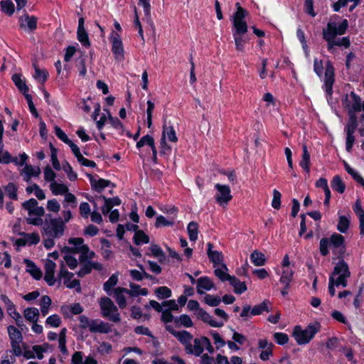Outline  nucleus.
I'll list each match as a JSON object with an SVG mask.
<instances>
[{
	"mask_svg": "<svg viewBox=\"0 0 364 364\" xmlns=\"http://www.w3.org/2000/svg\"><path fill=\"white\" fill-rule=\"evenodd\" d=\"M237 11L232 16V23L234 29L232 36L235 41V48L239 52L245 50V44L247 43V38L244 36L247 31V25L245 21L246 11L243 9L239 3L236 4Z\"/></svg>",
	"mask_w": 364,
	"mask_h": 364,
	"instance_id": "f257e3e1",
	"label": "nucleus"
},
{
	"mask_svg": "<svg viewBox=\"0 0 364 364\" xmlns=\"http://www.w3.org/2000/svg\"><path fill=\"white\" fill-rule=\"evenodd\" d=\"M350 275L348 264L344 260H339L329 277L328 291L331 296H333L336 294L335 287H346L347 286V279Z\"/></svg>",
	"mask_w": 364,
	"mask_h": 364,
	"instance_id": "f03ea898",
	"label": "nucleus"
},
{
	"mask_svg": "<svg viewBox=\"0 0 364 364\" xmlns=\"http://www.w3.org/2000/svg\"><path fill=\"white\" fill-rule=\"evenodd\" d=\"M348 27V22L346 19L334 15L328 22L326 28L323 30V38L326 41H331L337 36L344 34Z\"/></svg>",
	"mask_w": 364,
	"mask_h": 364,
	"instance_id": "7ed1b4c3",
	"label": "nucleus"
},
{
	"mask_svg": "<svg viewBox=\"0 0 364 364\" xmlns=\"http://www.w3.org/2000/svg\"><path fill=\"white\" fill-rule=\"evenodd\" d=\"M22 206L28 212V217L26 218V222L28 224L40 226L43 223L42 217L45 213L43 207L38 206V201L31 198L25 201Z\"/></svg>",
	"mask_w": 364,
	"mask_h": 364,
	"instance_id": "20e7f679",
	"label": "nucleus"
},
{
	"mask_svg": "<svg viewBox=\"0 0 364 364\" xmlns=\"http://www.w3.org/2000/svg\"><path fill=\"white\" fill-rule=\"evenodd\" d=\"M321 325L318 323L309 324L305 328L300 326L294 328L292 336L298 345L309 343L320 331Z\"/></svg>",
	"mask_w": 364,
	"mask_h": 364,
	"instance_id": "39448f33",
	"label": "nucleus"
},
{
	"mask_svg": "<svg viewBox=\"0 0 364 364\" xmlns=\"http://www.w3.org/2000/svg\"><path fill=\"white\" fill-rule=\"evenodd\" d=\"M43 224V232L48 237H60L64 233V223L60 217L53 218L50 215H47Z\"/></svg>",
	"mask_w": 364,
	"mask_h": 364,
	"instance_id": "423d86ee",
	"label": "nucleus"
},
{
	"mask_svg": "<svg viewBox=\"0 0 364 364\" xmlns=\"http://www.w3.org/2000/svg\"><path fill=\"white\" fill-rule=\"evenodd\" d=\"M100 306L103 317L107 318L113 322H119L120 321V314L118 312V309L109 298H102L100 301Z\"/></svg>",
	"mask_w": 364,
	"mask_h": 364,
	"instance_id": "0eeeda50",
	"label": "nucleus"
},
{
	"mask_svg": "<svg viewBox=\"0 0 364 364\" xmlns=\"http://www.w3.org/2000/svg\"><path fill=\"white\" fill-rule=\"evenodd\" d=\"M109 38L112 45V52L114 58L118 61L124 60V48L121 36H119L118 33L112 31Z\"/></svg>",
	"mask_w": 364,
	"mask_h": 364,
	"instance_id": "6e6552de",
	"label": "nucleus"
},
{
	"mask_svg": "<svg viewBox=\"0 0 364 364\" xmlns=\"http://www.w3.org/2000/svg\"><path fill=\"white\" fill-rule=\"evenodd\" d=\"M58 277L63 280L65 286L69 289L77 288V290L80 289V282L74 279V274L67 270L65 264H60Z\"/></svg>",
	"mask_w": 364,
	"mask_h": 364,
	"instance_id": "1a4fd4ad",
	"label": "nucleus"
},
{
	"mask_svg": "<svg viewBox=\"0 0 364 364\" xmlns=\"http://www.w3.org/2000/svg\"><path fill=\"white\" fill-rule=\"evenodd\" d=\"M216 202L220 205H226L232 199L231 191L228 186L216 183L215 185Z\"/></svg>",
	"mask_w": 364,
	"mask_h": 364,
	"instance_id": "9d476101",
	"label": "nucleus"
},
{
	"mask_svg": "<svg viewBox=\"0 0 364 364\" xmlns=\"http://www.w3.org/2000/svg\"><path fill=\"white\" fill-rule=\"evenodd\" d=\"M19 237L16 239L14 245L18 247H22L26 245H37L40 242V235L38 232H20L18 234Z\"/></svg>",
	"mask_w": 364,
	"mask_h": 364,
	"instance_id": "9b49d317",
	"label": "nucleus"
},
{
	"mask_svg": "<svg viewBox=\"0 0 364 364\" xmlns=\"http://www.w3.org/2000/svg\"><path fill=\"white\" fill-rule=\"evenodd\" d=\"M56 269V264L55 262L49 258H47L44 264L45 276L44 280L48 286H53L56 282L55 277V272Z\"/></svg>",
	"mask_w": 364,
	"mask_h": 364,
	"instance_id": "f8f14e48",
	"label": "nucleus"
},
{
	"mask_svg": "<svg viewBox=\"0 0 364 364\" xmlns=\"http://www.w3.org/2000/svg\"><path fill=\"white\" fill-rule=\"evenodd\" d=\"M334 83V68L333 65L328 62L326 65L324 75V89L328 96H331L333 93V85Z\"/></svg>",
	"mask_w": 364,
	"mask_h": 364,
	"instance_id": "ddd939ff",
	"label": "nucleus"
},
{
	"mask_svg": "<svg viewBox=\"0 0 364 364\" xmlns=\"http://www.w3.org/2000/svg\"><path fill=\"white\" fill-rule=\"evenodd\" d=\"M19 26L24 31L31 33L37 28L38 18L34 16L24 14L19 18Z\"/></svg>",
	"mask_w": 364,
	"mask_h": 364,
	"instance_id": "4468645a",
	"label": "nucleus"
},
{
	"mask_svg": "<svg viewBox=\"0 0 364 364\" xmlns=\"http://www.w3.org/2000/svg\"><path fill=\"white\" fill-rule=\"evenodd\" d=\"M206 337L196 338L193 340V345L191 343L186 348V353L193 355L195 356H200L204 350V345Z\"/></svg>",
	"mask_w": 364,
	"mask_h": 364,
	"instance_id": "2eb2a0df",
	"label": "nucleus"
},
{
	"mask_svg": "<svg viewBox=\"0 0 364 364\" xmlns=\"http://www.w3.org/2000/svg\"><path fill=\"white\" fill-rule=\"evenodd\" d=\"M63 256V264L67 265L70 269H75L78 265V260L75 257V253H73V249L70 247H64L62 250Z\"/></svg>",
	"mask_w": 364,
	"mask_h": 364,
	"instance_id": "dca6fc26",
	"label": "nucleus"
},
{
	"mask_svg": "<svg viewBox=\"0 0 364 364\" xmlns=\"http://www.w3.org/2000/svg\"><path fill=\"white\" fill-rule=\"evenodd\" d=\"M41 171L39 166L25 164L20 173L23 180L26 182H28L32 178L38 177L41 174Z\"/></svg>",
	"mask_w": 364,
	"mask_h": 364,
	"instance_id": "f3484780",
	"label": "nucleus"
},
{
	"mask_svg": "<svg viewBox=\"0 0 364 364\" xmlns=\"http://www.w3.org/2000/svg\"><path fill=\"white\" fill-rule=\"evenodd\" d=\"M347 100L346 107L350 115L361 110V99L355 92H351Z\"/></svg>",
	"mask_w": 364,
	"mask_h": 364,
	"instance_id": "a211bd4d",
	"label": "nucleus"
},
{
	"mask_svg": "<svg viewBox=\"0 0 364 364\" xmlns=\"http://www.w3.org/2000/svg\"><path fill=\"white\" fill-rule=\"evenodd\" d=\"M207 246V255L210 261L213 263V267H217L218 266L224 264V257L222 252L213 250V245L211 243H208Z\"/></svg>",
	"mask_w": 364,
	"mask_h": 364,
	"instance_id": "6ab92c4d",
	"label": "nucleus"
},
{
	"mask_svg": "<svg viewBox=\"0 0 364 364\" xmlns=\"http://www.w3.org/2000/svg\"><path fill=\"white\" fill-rule=\"evenodd\" d=\"M89 331L91 333H107L111 331V326L99 319H92Z\"/></svg>",
	"mask_w": 364,
	"mask_h": 364,
	"instance_id": "aec40b11",
	"label": "nucleus"
},
{
	"mask_svg": "<svg viewBox=\"0 0 364 364\" xmlns=\"http://www.w3.org/2000/svg\"><path fill=\"white\" fill-rule=\"evenodd\" d=\"M275 271L278 275H280V283L285 285L287 288H289L294 275V270L292 268L282 267L281 271L279 269H276Z\"/></svg>",
	"mask_w": 364,
	"mask_h": 364,
	"instance_id": "412c9836",
	"label": "nucleus"
},
{
	"mask_svg": "<svg viewBox=\"0 0 364 364\" xmlns=\"http://www.w3.org/2000/svg\"><path fill=\"white\" fill-rule=\"evenodd\" d=\"M70 364H97V362L92 356L85 357L82 352L75 351L72 355Z\"/></svg>",
	"mask_w": 364,
	"mask_h": 364,
	"instance_id": "4be33fe9",
	"label": "nucleus"
},
{
	"mask_svg": "<svg viewBox=\"0 0 364 364\" xmlns=\"http://www.w3.org/2000/svg\"><path fill=\"white\" fill-rule=\"evenodd\" d=\"M87 178L90 180L92 188L97 192H101L104 188L110 185V181L103 178L94 177L92 174L87 173Z\"/></svg>",
	"mask_w": 364,
	"mask_h": 364,
	"instance_id": "5701e85b",
	"label": "nucleus"
},
{
	"mask_svg": "<svg viewBox=\"0 0 364 364\" xmlns=\"http://www.w3.org/2000/svg\"><path fill=\"white\" fill-rule=\"evenodd\" d=\"M197 292L203 294L214 288V284L208 277H201L197 280Z\"/></svg>",
	"mask_w": 364,
	"mask_h": 364,
	"instance_id": "b1692460",
	"label": "nucleus"
},
{
	"mask_svg": "<svg viewBox=\"0 0 364 364\" xmlns=\"http://www.w3.org/2000/svg\"><path fill=\"white\" fill-rule=\"evenodd\" d=\"M197 316L203 322L208 323L212 327L220 328L223 326V321L215 320L212 316H210L203 309L198 310Z\"/></svg>",
	"mask_w": 364,
	"mask_h": 364,
	"instance_id": "393cba45",
	"label": "nucleus"
},
{
	"mask_svg": "<svg viewBox=\"0 0 364 364\" xmlns=\"http://www.w3.org/2000/svg\"><path fill=\"white\" fill-rule=\"evenodd\" d=\"M23 262L26 264V270L31 276L36 279L40 280L42 278L43 274L39 267L36 264L28 259H24Z\"/></svg>",
	"mask_w": 364,
	"mask_h": 364,
	"instance_id": "a878e982",
	"label": "nucleus"
},
{
	"mask_svg": "<svg viewBox=\"0 0 364 364\" xmlns=\"http://www.w3.org/2000/svg\"><path fill=\"white\" fill-rule=\"evenodd\" d=\"M145 145L151 147L153 159L155 161L156 159L157 151L154 144V139L149 134L145 135L136 143V147L138 149H141Z\"/></svg>",
	"mask_w": 364,
	"mask_h": 364,
	"instance_id": "bb28decb",
	"label": "nucleus"
},
{
	"mask_svg": "<svg viewBox=\"0 0 364 364\" xmlns=\"http://www.w3.org/2000/svg\"><path fill=\"white\" fill-rule=\"evenodd\" d=\"M82 267H80V270L77 272V274L79 277H83L92 271V269L100 270L102 268V266L101 264L95 262H81Z\"/></svg>",
	"mask_w": 364,
	"mask_h": 364,
	"instance_id": "cd10ccee",
	"label": "nucleus"
},
{
	"mask_svg": "<svg viewBox=\"0 0 364 364\" xmlns=\"http://www.w3.org/2000/svg\"><path fill=\"white\" fill-rule=\"evenodd\" d=\"M114 297L120 309H124L127 306V299L125 294H127V289L117 287L113 290Z\"/></svg>",
	"mask_w": 364,
	"mask_h": 364,
	"instance_id": "c85d7f7f",
	"label": "nucleus"
},
{
	"mask_svg": "<svg viewBox=\"0 0 364 364\" xmlns=\"http://www.w3.org/2000/svg\"><path fill=\"white\" fill-rule=\"evenodd\" d=\"M328 50L333 52L335 46H343L348 48L350 45V40L348 37H343L341 38H332L331 41H326Z\"/></svg>",
	"mask_w": 364,
	"mask_h": 364,
	"instance_id": "c756f323",
	"label": "nucleus"
},
{
	"mask_svg": "<svg viewBox=\"0 0 364 364\" xmlns=\"http://www.w3.org/2000/svg\"><path fill=\"white\" fill-rule=\"evenodd\" d=\"M360 0H338L333 4L334 11H339L343 7L349 6V11H352L358 4Z\"/></svg>",
	"mask_w": 364,
	"mask_h": 364,
	"instance_id": "7c9ffc66",
	"label": "nucleus"
},
{
	"mask_svg": "<svg viewBox=\"0 0 364 364\" xmlns=\"http://www.w3.org/2000/svg\"><path fill=\"white\" fill-rule=\"evenodd\" d=\"M353 210L359 219L360 234L362 236H364V210L361 206V203L360 200H356L353 206Z\"/></svg>",
	"mask_w": 364,
	"mask_h": 364,
	"instance_id": "2f4dec72",
	"label": "nucleus"
},
{
	"mask_svg": "<svg viewBox=\"0 0 364 364\" xmlns=\"http://www.w3.org/2000/svg\"><path fill=\"white\" fill-rule=\"evenodd\" d=\"M172 333L185 346V350H186L187 346L191 344L193 340L192 335L186 331H172Z\"/></svg>",
	"mask_w": 364,
	"mask_h": 364,
	"instance_id": "473e14b6",
	"label": "nucleus"
},
{
	"mask_svg": "<svg viewBox=\"0 0 364 364\" xmlns=\"http://www.w3.org/2000/svg\"><path fill=\"white\" fill-rule=\"evenodd\" d=\"M167 139L171 142H176L178 138L176 132L172 126L164 125L161 137V143L164 144L165 139Z\"/></svg>",
	"mask_w": 364,
	"mask_h": 364,
	"instance_id": "72a5a7b5",
	"label": "nucleus"
},
{
	"mask_svg": "<svg viewBox=\"0 0 364 364\" xmlns=\"http://www.w3.org/2000/svg\"><path fill=\"white\" fill-rule=\"evenodd\" d=\"M250 258L252 263L257 267L264 266L267 262L264 254L258 250H254L251 253Z\"/></svg>",
	"mask_w": 364,
	"mask_h": 364,
	"instance_id": "f704fd0d",
	"label": "nucleus"
},
{
	"mask_svg": "<svg viewBox=\"0 0 364 364\" xmlns=\"http://www.w3.org/2000/svg\"><path fill=\"white\" fill-rule=\"evenodd\" d=\"M77 253L80 254L79 260L80 262H93L92 259L95 257V252L90 250L87 245L82 246L80 251H78Z\"/></svg>",
	"mask_w": 364,
	"mask_h": 364,
	"instance_id": "c9c22d12",
	"label": "nucleus"
},
{
	"mask_svg": "<svg viewBox=\"0 0 364 364\" xmlns=\"http://www.w3.org/2000/svg\"><path fill=\"white\" fill-rule=\"evenodd\" d=\"M129 289H127V294L136 297L139 296H146L148 294V290L146 288H141L139 285L130 283Z\"/></svg>",
	"mask_w": 364,
	"mask_h": 364,
	"instance_id": "e433bc0d",
	"label": "nucleus"
},
{
	"mask_svg": "<svg viewBox=\"0 0 364 364\" xmlns=\"http://www.w3.org/2000/svg\"><path fill=\"white\" fill-rule=\"evenodd\" d=\"M39 310L35 307L26 308L23 311L25 318L31 323L37 322L39 318Z\"/></svg>",
	"mask_w": 364,
	"mask_h": 364,
	"instance_id": "4c0bfd02",
	"label": "nucleus"
},
{
	"mask_svg": "<svg viewBox=\"0 0 364 364\" xmlns=\"http://www.w3.org/2000/svg\"><path fill=\"white\" fill-rule=\"evenodd\" d=\"M302 149L303 154L299 165L307 173H309L310 171V154L308 151L306 145H303Z\"/></svg>",
	"mask_w": 364,
	"mask_h": 364,
	"instance_id": "58836bf2",
	"label": "nucleus"
},
{
	"mask_svg": "<svg viewBox=\"0 0 364 364\" xmlns=\"http://www.w3.org/2000/svg\"><path fill=\"white\" fill-rule=\"evenodd\" d=\"M50 189L54 196L65 195L68 191V187L65 184L57 181L50 184Z\"/></svg>",
	"mask_w": 364,
	"mask_h": 364,
	"instance_id": "ea45409f",
	"label": "nucleus"
},
{
	"mask_svg": "<svg viewBox=\"0 0 364 364\" xmlns=\"http://www.w3.org/2000/svg\"><path fill=\"white\" fill-rule=\"evenodd\" d=\"M230 284L234 289V291L236 294H241L247 290V286L244 282L240 281L235 277H232L229 281Z\"/></svg>",
	"mask_w": 364,
	"mask_h": 364,
	"instance_id": "a19ab883",
	"label": "nucleus"
},
{
	"mask_svg": "<svg viewBox=\"0 0 364 364\" xmlns=\"http://www.w3.org/2000/svg\"><path fill=\"white\" fill-rule=\"evenodd\" d=\"M215 274L221 281H230L232 276L229 275L228 272V267L225 264H222L217 267H215Z\"/></svg>",
	"mask_w": 364,
	"mask_h": 364,
	"instance_id": "79ce46f5",
	"label": "nucleus"
},
{
	"mask_svg": "<svg viewBox=\"0 0 364 364\" xmlns=\"http://www.w3.org/2000/svg\"><path fill=\"white\" fill-rule=\"evenodd\" d=\"M269 301L267 300H264L262 303L254 306L252 308V316H258L262 314L264 311L269 312L270 311Z\"/></svg>",
	"mask_w": 364,
	"mask_h": 364,
	"instance_id": "37998d69",
	"label": "nucleus"
},
{
	"mask_svg": "<svg viewBox=\"0 0 364 364\" xmlns=\"http://www.w3.org/2000/svg\"><path fill=\"white\" fill-rule=\"evenodd\" d=\"M11 350L9 353L13 354L14 357H19L23 354V350L27 346L23 341L21 342H11Z\"/></svg>",
	"mask_w": 364,
	"mask_h": 364,
	"instance_id": "c03bdc74",
	"label": "nucleus"
},
{
	"mask_svg": "<svg viewBox=\"0 0 364 364\" xmlns=\"http://www.w3.org/2000/svg\"><path fill=\"white\" fill-rule=\"evenodd\" d=\"M334 249L343 250L344 247V237L340 234L334 233L328 238Z\"/></svg>",
	"mask_w": 364,
	"mask_h": 364,
	"instance_id": "a18cd8bd",
	"label": "nucleus"
},
{
	"mask_svg": "<svg viewBox=\"0 0 364 364\" xmlns=\"http://www.w3.org/2000/svg\"><path fill=\"white\" fill-rule=\"evenodd\" d=\"M8 333L11 342H21L23 336L21 331L14 326H9L7 328Z\"/></svg>",
	"mask_w": 364,
	"mask_h": 364,
	"instance_id": "49530a36",
	"label": "nucleus"
},
{
	"mask_svg": "<svg viewBox=\"0 0 364 364\" xmlns=\"http://www.w3.org/2000/svg\"><path fill=\"white\" fill-rule=\"evenodd\" d=\"M118 282V274H113L109 279L104 284L103 289L106 291V293L111 296L112 294L113 291L112 288L114 287Z\"/></svg>",
	"mask_w": 364,
	"mask_h": 364,
	"instance_id": "de8ad7c7",
	"label": "nucleus"
},
{
	"mask_svg": "<svg viewBox=\"0 0 364 364\" xmlns=\"http://www.w3.org/2000/svg\"><path fill=\"white\" fill-rule=\"evenodd\" d=\"M12 80L16 85V86L18 87V89L23 94L24 97L26 95H29L28 92V87L26 85L24 80L21 77L20 75L16 74L14 75L12 77Z\"/></svg>",
	"mask_w": 364,
	"mask_h": 364,
	"instance_id": "09e8293b",
	"label": "nucleus"
},
{
	"mask_svg": "<svg viewBox=\"0 0 364 364\" xmlns=\"http://www.w3.org/2000/svg\"><path fill=\"white\" fill-rule=\"evenodd\" d=\"M187 232L191 241H196L198 235V224L196 222H191L188 224Z\"/></svg>",
	"mask_w": 364,
	"mask_h": 364,
	"instance_id": "8fccbe9b",
	"label": "nucleus"
},
{
	"mask_svg": "<svg viewBox=\"0 0 364 364\" xmlns=\"http://www.w3.org/2000/svg\"><path fill=\"white\" fill-rule=\"evenodd\" d=\"M51 303L52 301L50 296L44 295L41 297L39 305L41 307V312L43 316H45L48 314Z\"/></svg>",
	"mask_w": 364,
	"mask_h": 364,
	"instance_id": "3c124183",
	"label": "nucleus"
},
{
	"mask_svg": "<svg viewBox=\"0 0 364 364\" xmlns=\"http://www.w3.org/2000/svg\"><path fill=\"white\" fill-rule=\"evenodd\" d=\"M33 67L35 69V73L33 74L35 80L41 83L45 82L48 76V73L46 70L40 69L35 63H33Z\"/></svg>",
	"mask_w": 364,
	"mask_h": 364,
	"instance_id": "603ef678",
	"label": "nucleus"
},
{
	"mask_svg": "<svg viewBox=\"0 0 364 364\" xmlns=\"http://www.w3.org/2000/svg\"><path fill=\"white\" fill-rule=\"evenodd\" d=\"M50 161L53 165V167L56 171H60L61 169L60 164L58 159V150L56 148L53 146V145L50 144Z\"/></svg>",
	"mask_w": 364,
	"mask_h": 364,
	"instance_id": "864d4df0",
	"label": "nucleus"
},
{
	"mask_svg": "<svg viewBox=\"0 0 364 364\" xmlns=\"http://www.w3.org/2000/svg\"><path fill=\"white\" fill-rule=\"evenodd\" d=\"M69 245H72L70 247L73 249V253L77 254L78 251H80L82 246H85L84 244V240L81 237H73L70 238L68 240Z\"/></svg>",
	"mask_w": 364,
	"mask_h": 364,
	"instance_id": "5fc2aeb1",
	"label": "nucleus"
},
{
	"mask_svg": "<svg viewBox=\"0 0 364 364\" xmlns=\"http://www.w3.org/2000/svg\"><path fill=\"white\" fill-rule=\"evenodd\" d=\"M0 9L7 15L11 16L14 13V4L11 0L1 1L0 2Z\"/></svg>",
	"mask_w": 364,
	"mask_h": 364,
	"instance_id": "6e6d98bb",
	"label": "nucleus"
},
{
	"mask_svg": "<svg viewBox=\"0 0 364 364\" xmlns=\"http://www.w3.org/2000/svg\"><path fill=\"white\" fill-rule=\"evenodd\" d=\"M134 240L136 245H141L149 242V236L142 230H137L134 233Z\"/></svg>",
	"mask_w": 364,
	"mask_h": 364,
	"instance_id": "4d7b16f0",
	"label": "nucleus"
},
{
	"mask_svg": "<svg viewBox=\"0 0 364 364\" xmlns=\"http://www.w3.org/2000/svg\"><path fill=\"white\" fill-rule=\"evenodd\" d=\"M77 40L80 42V43L88 48L90 46L88 33L86 31L85 28L77 29Z\"/></svg>",
	"mask_w": 364,
	"mask_h": 364,
	"instance_id": "13d9d810",
	"label": "nucleus"
},
{
	"mask_svg": "<svg viewBox=\"0 0 364 364\" xmlns=\"http://www.w3.org/2000/svg\"><path fill=\"white\" fill-rule=\"evenodd\" d=\"M331 187L334 191L340 193H343L346 189V186L343 182L338 176H336L333 178L331 181Z\"/></svg>",
	"mask_w": 364,
	"mask_h": 364,
	"instance_id": "bf43d9fd",
	"label": "nucleus"
},
{
	"mask_svg": "<svg viewBox=\"0 0 364 364\" xmlns=\"http://www.w3.org/2000/svg\"><path fill=\"white\" fill-rule=\"evenodd\" d=\"M344 167L346 171L351 175L354 180L364 186V178L357 171L352 168L346 162H344Z\"/></svg>",
	"mask_w": 364,
	"mask_h": 364,
	"instance_id": "052dcab7",
	"label": "nucleus"
},
{
	"mask_svg": "<svg viewBox=\"0 0 364 364\" xmlns=\"http://www.w3.org/2000/svg\"><path fill=\"white\" fill-rule=\"evenodd\" d=\"M62 168L67 174L70 181H73L77 179V174L73 170L71 165L68 161H65L63 164Z\"/></svg>",
	"mask_w": 364,
	"mask_h": 364,
	"instance_id": "680f3d73",
	"label": "nucleus"
},
{
	"mask_svg": "<svg viewBox=\"0 0 364 364\" xmlns=\"http://www.w3.org/2000/svg\"><path fill=\"white\" fill-rule=\"evenodd\" d=\"M44 180L50 184L55 182L56 173L50 166H46L43 169Z\"/></svg>",
	"mask_w": 364,
	"mask_h": 364,
	"instance_id": "e2e57ef3",
	"label": "nucleus"
},
{
	"mask_svg": "<svg viewBox=\"0 0 364 364\" xmlns=\"http://www.w3.org/2000/svg\"><path fill=\"white\" fill-rule=\"evenodd\" d=\"M4 190L7 196L12 200L17 199V187L13 183H8L5 187Z\"/></svg>",
	"mask_w": 364,
	"mask_h": 364,
	"instance_id": "0e129e2a",
	"label": "nucleus"
},
{
	"mask_svg": "<svg viewBox=\"0 0 364 364\" xmlns=\"http://www.w3.org/2000/svg\"><path fill=\"white\" fill-rule=\"evenodd\" d=\"M330 247H332V245L328 238L324 237L320 240L319 250L322 255H327L329 253Z\"/></svg>",
	"mask_w": 364,
	"mask_h": 364,
	"instance_id": "69168bd1",
	"label": "nucleus"
},
{
	"mask_svg": "<svg viewBox=\"0 0 364 364\" xmlns=\"http://www.w3.org/2000/svg\"><path fill=\"white\" fill-rule=\"evenodd\" d=\"M358 126L357 119L354 114H350V118L346 126V133H355Z\"/></svg>",
	"mask_w": 364,
	"mask_h": 364,
	"instance_id": "338daca9",
	"label": "nucleus"
},
{
	"mask_svg": "<svg viewBox=\"0 0 364 364\" xmlns=\"http://www.w3.org/2000/svg\"><path fill=\"white\" fill-rule=\"evenodd\" d=\"M155 293L159 299H167L171 296V291L167 287H161L156 288Z\"/></svg>",
	"mask_w": 364,
	"mask_h": 364,
	"instance_id": "774afa93",
	"label": "nucleus"
}]
</instances>
